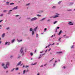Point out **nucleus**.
<instances>
[{
	"mask_svg": "<svg viewBox=\"0 0 75 75\" xmlns=\"http://www.w3.org/2000/svg\"><path fill=\"white\" fill-rule=\"evenodd\" d=\"M63 68H64V69H65V67H63Z\"/></svg>",
	"mask_w": 75,
	"mask_h": 75,
	"instance_id": "62",
	"label": "nucleus"
},
{
	"mask_svg": "<svg viewBox=\"0 0 75 75\" xmlns=\"http://www.w3.org/2000/svg\"><path fill=\"white\" fill-rule=\"evenodd\" d=\"M30 31H32V28H30Z\"/></svg>",
	"mask_w": 75,
	"mask_h": 75,
	"instance_id": "31",
	"label": "nucleus"
},
{
	"mask_svg": "<svg viewBox=\"0 0 75 75\" xmlns=\"http://www.w3.org/2000/svg\"><path fill=\"white\" fill-rule=\"evenodd\" d=\"M30 3H29L28 4H26V6H28V5H30Z\"/></svg>",
	"mask_w": 75,
	"mask_h": 75,
	"instance_id": "27",
	"label": "nucleus"
},
{
	"mask_svg": "<svg viewBox=\"0 0 75 75\" xmlns=\"http://www.w3.org/2000/svg\"><path fill=\"white\" fill-rule=\"evenodd\" d=\"M72 23V22H69V25H74V23Z\"/></svg>",
	"mask_w": 75,
	"mask_h": 75,
	"instance_id": "7",
	"label": "nucleus"
},
{
	"mask_svg": "<svg viewBox=\"0 0 75 75\" xmlns=\"http://www.w3.org/2000/svg\"><path fill=\"white\" fill-rule=\"evenodd\" d=\"M0 16H3V14H1L0 15Z\"/></svg>",
	"mask_w": 75,
	"mask_h": 75,
	"instance_id": "54",
	"label": "nucleus"
},
{
	"mask_svg": "<svg viewBox=\"0 0 75 75\" xmlns=\"http://www.w3.org/2000/svg\"><path fill=\"white\" fill-rule=\"evenodd\" d=\"M48 47V46H46L45 47V48H47Z\"/></svg>",
	"mask_w": 75,
	"mask_h": 75,
	"instance_id": "64",
	"label": "nucleus"
},
{
	"mask_svg": "<svg viewBox=\"0 0 75 75\" xmlns=\"http://www.w3.org/2000/svg\"><path fill=\"white\" fill-rule=\"evenodd\" d=\"M12 10H10V11H9V12H10V11H12Z\"/></svg>",
	"mask_w": 75,
	"mask_h": 75,
	"instance_id": "46",
	"label": "nucleus"
},
{
	"mask_svg": "<svg viewBox=\"0 0 75 75\" xmlns=\"http://www.w3.org/2000/svg\"><path fill=\"white\" fill-rule=\"evenodd\" d=\"M23 65V64H21V65Z\"/></svg>",
	"mask_w": 75,
	"mask_h": 75,
	"instance_id": "63",
	"label": "nucleus"
},
{
	"mask_svg": "<svg viewBox=\"0 0 75 75\" xmlns=\"http://www.w3.org/2000/svg\"><path fill=\"white\" fill-rule=\"evenodd\" d=\"M61 38L59 39V41H60V40H61Z\"/></svg>",
	"mask_w": 75,
	"mask_h": 75,
	"instance_id": "44",
	"label": "nucleus"
},
{
	"mask_svg": "<svg viewBox=\"0 0 75 75\" xmlns=\"http://www.w3.org/2000/svg\"><path fill=\"white\" fill-rule=\"evenodd\" d=\"M62 52H57V54H62Z\"/></svg>",
	"mask_w": 75,
	"mask_h": 75,
	"instance_id": "10",
	"label": "nucleus"
},
{
	"mask_svg": "<svg viewBox=\"0 0 75 75\" xmlns=\"http://www.w3.org/2000/svg\"><path fill=\"white\" fill-rule=\"evenodd\" d=\"M9 27H8L6 28V30H8V29H9Z\"/></svg>",
	"mask_w": 75,
	"mask_h": 75,
	"instance_id": "35",
	"label": "nucleus"
},
{
	"mask_svg": "<svg viewBox=\"0 0 75 75\" xmlns=\"http://www.w3.org/2000/svg\"><path fill=\"white\" fill-rule=\"evenodd\" d=\"M55 63L57 62V61H55Z\"/></svg>",
	"mask_w": 75,
	"mask_h": 75,
	"instance_id": "58",
	"label": "nucleus"
},
{
	"mask_svg": "<svg viewBox=\"0 0 75 75\" xmlns=\"http://www.w3.org/2000/svg\"><path fill=\"white\" fill-rule=\"evenodd\" d=\"M62 30L60 31L59 33L58 34V35H60V34L62 33Z\"/></svg>",
	"mask_w": 75,
	"mask_h": 75,
	"instance_id": "8",
	"label": "nucleus"
},
{
	"mask_svg": "<svg viewBox=\"0 0 75 75\" xmlns=\"http://www.w3.org/2000/svg\"><path fill=\"white\" fill-rule=\"evenodd\" d=\"M20 58V56L18 57V58Z\"/></svg>",
	"mask_w": 75,
	"mask_h": 75,
	"instance_id": "57",
	"label": "nucleus"
},
{
	"mask_svg": "<svg viewBox=\"0 0 75 75\" xmlns=\"http://www.w3.org/2000/svg\"><path fill=\"white\" fill-rule=\"evenodd\" d=\"M15 69L16 70H18V67H17Z\"/></svg>",
	"mask_w": 75,
	"mask_h": 75,
	"instance_id": "21",
	"label": "nucleus"
},
{
	"mask_svg": "<svg viewBox=\"0 0 75 75\" xmlns=\"http://www.w3.org/2000/svg\"><path fill=\"white\" fill-rule=\"evenodd\" d=\"M46 65H47V64H45L44 65V66H46Z\"/></svg>",
	"mask_w": 75,
	"mask_h": 75,
	"instance_id": "49",
	"label": "nucleus"
},
{
	"mask_svg": "<svg viewBox=\"0 0 75 75\" xmlns=\"http://www.w3.org/2000/svg\"><path fill=\"white\" fill-rule=\"evenodd\" d=\"M18 8V6H16V7H15L14 8H13V10H16V9H17Z\"/></svg>",
	"mask_w": 75,
	"mask_h": 75,
	"instance_id": "5",
	"label": "nucleus"
},
{
	"mask_svg": "<svg viewBox=\"0 0 75 75\" xmlns=\"http://www.w3.org/2000/svg\"><path fill=\"white\" fill-rule=\"evenodd\" d=\"M55 44V43H54L53 44L51 45H54Z\"/></svg>",
	"mask_w": 75,
	"mask_h": 75,
	"instance_id": "34",
	"label": "nucleus"
},
{
	"mask_svg": "<svg viewBox=\"0 0 75 75\" xmlns=\"http://www.w3.org/2000/svg\"><path fill=\"white\" fill-rule=\"evenodd\" d=\"M28 70H27V71H26L25 72H28Z\"/></svg>",
	"mask_w": 75,
	"mask_h": 75,
	"instance_id": "53",
	"label": "nucleus"
},
{
	"mask_svg": "<svg viewBox=\"0 0 75 75\" xmlns=\"http://www.w3.org/2000/svg\"><path fill=\"white\" fill-rule=\"evenodd\" d=\"M1 41H0V44H1Z\"/></svg>",
	"mask_w": 75,
	"mask_h": 75,
	"instance_id": "60",
	"label": "nucleus"
},
{
	"mask_svg": "<svg viewBox=\"0 0 75 75\" xmlns=\"http://www.w3.org/2000/svg\"><path fill=\"white\" fill-rule=\"evenodd\" d=\"M44 30L45 31H46V30H47V28H45Z\"/></svg>",
	"mask_w": 75,
	"mask_h": 75,
	"instance_id": "39",
	"label": "nucleus"
},
{
	"mask_svg": "<svg viewBox=\"0 0 75 75\" xmlns=\"http://www.w3.org/2000/svg\"><path fill=\"white\" fill-rule=\"evenodd\" d=\"M2 21H3V20H1L0 21V23H1Z\"/></svg>",
	"mask_w": 75,
	"mask_h": 75,
	"instance_id": "45",
	"label": "nucleus"
},
{
	"mask_svg": "<svg viewBox=\"0 0 75 75\" xmlns=\"http://www.w3.org/2000/svg\"><path fill=\"white\" fill-rule=\"evenodd\" d=\"M8 43V42H6L5 43V45H7Z\"/></svg>",
	"mask_w": 75,
	"mask_h": 75,
	"instance_id": "18",
	"label": "nucleus"
},
{
	"mask_svg": "<svg viewBox=\"0 0 75 75\" xmlns=\"http://www.w3.org/2000/svg\"><path fill=\"white\" fill-rule=\"evenodd\" d=\"M6 4L8 5L9 4V2H6Z\"/></svg>",
	"mask_w": 75,
	"mask_h": 75,
	"instance_id": "25",
	"label": "nucleus"
},
{
	"mask_svg": "<svg viewBox=\"0 0 75 75\" xmlns=\"http://www.w3.org/2000/svg\"><path fill=\"white\" fill-rule=\"evenodd\" d=\"M41 55L40 54V57L38 58V59H40L41 58Z\"/></svg>",
	"mask_w": 75,
	"mask_h": 75,
	"instance_id": "19",
	"label": "nucleus"
},
{
	"mask_svg": "<svg viewBox=\"0 0 75 75\" xmlns=\"http://www.w3.org/2000/svg\"><path fill=\"white\" fill-rule=\"evenodd\" d=\"M14 69H13L12 70H11V71H14Z\"/></svg>",
	"mask_w": 75,
	"mask_h": 75,
	"instance_id": "38",
	"label": "nucleus"
},
{
	"mask_svg": "<svg viewBox=\"0 0 75 75\" xmlns=\"http://www.w3.org/2000/svg\"><path fill=\"white\" fill-rule=\"evenodd\" d=\"M46 18H42V20H41V21H42V20H44V19H45Z\"/></svg>",
	"mask_w": 75,
	"mask_h": 75,
	"instance_id": "28",
	"label": "nucleus"
},
{
	"mask_svg": "<svg viewBox=\"0 0 75 75\" xmlns=\"http://www.w3.org/2000/svg\"><path fill=\"white\" fill-rule=\"evenodd\" d=\"M47 50H46L45 52H47Z\"/></svg>",
	"mask_w": 75,
	"mask_h": 75,
	"instance_id": "52",
	"label": "nucleus"
},
{
	"mask_svg": "<svg viewBox=\"0 0 75 75\" xmlns=\"http://www.w3.org/2000/svg\"><path fill=\"white\" fill-rule=\"evenodd\" d=\"M36 51H37V50H35V52H36Z\"/></svg>",
	"mask_w": 75,
	"mask_h": 75,
	"instance_id": "50",
	"label": "nucleus"
},
{
	"mask_svg": "<svg viewBox=\"0 0 75 75\" xmlns=\"http://www.w3.org/2000/svg\"><path fill=\"white\" fill-rule=\"evenodd\" d=\"M54 59V58H53L52 59V60H50V61H52V59Z\"/></svg>",
	"mask_w": 75,
	"mask_h": 75,
	"instance_id": "42",
	"label": "nucleus"
},
{
	"mask_svg": "<svg viewBox=\"0 0 75 75\" xmlns=\"http://www.w3.org/2000/svg\"><path fill=\"white\" fill-rule=\"evenodd\" d=\"M66 36V35H63V37H65Z\"/></svg>",
	"mask_w": 75,
	"mask_h": 75,
	"instance_id": "41",
	"label": "nucleus"
},
{
	"mask_svg": "<svg viewBox=\"0 0 75 75\" xmlns=\"http://www.w3.org/2000/svg\"><path fill=\"white\" fill-rule=\"evenodd\" d=\"M66 37V38H69V37L68 36H67V37Z\"/></svg>",
	"mask_w": 75,
	"mask_h": 75,
	"instance_id": "56",
	"label": "nucleus"
},
{
	"mask_svg": "<svg viewBox=\"0 0 75 75\" xmlns=\"http://www.w3.org/2000/svg\"><path fill=\"white\" fill-rule=\"evenodd\" d=\"M18 16H19V15H17L16 16V17H18Z\"/></svg>",
	"mask_w": 75,
	"mask_h": 75,
	"instance_id": "51",
	"label": "nucleus"
},
{
	"mask_svg": "<svg viewBox=\"0 0 75 75\" xmlns=\"http://www.w3.org/2000/svg\"><path fill=\"white\" fill-rule=\"evenodd\" d=\"M36 36L37 38H38V34L36 33Z\"/></svg>",
	"mask_w": 75,
	"mask_h": 75,
	"instance_id": "16",
	"label": "nucleus"
},
{
	"mask_svg": "<svg viewBox=\"0 0 75 75\" xmlns=\"http://www.w3.org/2000/svg\"><path fill=\"white\" fill-rule=\"evenodd\" d=\"M51 44H50L48 46V47H50V45H51Z\"/></svg>",
	"mask_w": 75,
	"mask_h": 75,
	"instance_id": "59",
	"label": "nucleus"
},
{
	"mask_svg": "<svg viewBox=\"0 0 75 75\" xmlns=\"http://www.w3.org/2000/svg\"><path fill=\"white\" fill-rule=\"evenodd\" d=\"M37 16H38V17H41V15H37Z\"/></svg>",
	"mask_w": 75,
	"mask_h": 75,
	"instance_id": "24",
	"label": "nucleus"
},
{
	"mask_svg": "<svg viewBox=\"0 0 75 75\" xmlns=\"http://www.w3.org/2000/svg\"><path fill=\"white\" fill-rule=\"evenodd\" d=\"M34 32L33 31L32 32V35H34Z\"/></svg>",
	"mask_w": 75,
	"mask_h": 75,
	"instance_id": "20",
	"label": "nucleus"
},
{
	"mask_svg": "<svg viewBox=\"0 0 75 75\" xmlns=\"http://www.w3.org/2000/svg\"><path fill=\"white\" fill-rule=\"evenodd\" d=\"M14 41H15V39H14L13 40H11V42L12 43H13V42H14Z\"/></svg>",
	"mask_w": 75,
	"mask_h": 75,
	"instance_id": "11",
	"label": "nucleus"
},
{
	"mask_svg": "<svg viewBox=\"0 0 75 75\" xmlns=\"http://www.w3.org/2000/svg\"><path fill=\"white\" fill-rule=\"evenodd\" d=\"M37 19V18L36 17H34L32 18L31 20L30 21H34V20H35Z\"/></svg>",
	"mask_w": 75,
	"mask_h": 75,
	"instance_id": "2",
	"label": "nucleus"
},
{
	"mask_svg": "<svg viewBox=\"0 0 75 75\" xmlns=\"http://www.w3.org/2000/svg\"><path fill=\"white\" fill-rule=\"evenodd\" d=\"M14 4V3H12L10 4V5H12V4Z\"/></svg>",
	"mask_w": 75,
	"mask_h": 75,
	"instance_id": "22",
	"label": "nucleus"
},
{
	"mask_svg": "<svg viewBox=\"0 0 75 75\" xmlns=\"http://www.w3.org/2000/svg\"><path fill=\"white\" fill-rule=\"evenodd\" d=\"M36 64H37V63L35 62V63H34L33 64H31V65H35Z\"/></svg>",
	"mask_w": 75,
	"mask_h": 75,
	"instance_id": "14",
	"label": "nucleus"
},
{
	"mask_svg": "<svg viewBox=\"0 0 75 75\" xmlns=\"http://www.w3.org/2000/svg\"><path fill=\"white\" fill-rule=\"evenodd\" d=\"M56 44H57V45H59V43H57Z\"/></svg>",
	"mask_w": 75,
	"mask_h": 75,
	"instance_id": "47",
	"label": "nucleus"
},
{
	"mask_svg": "<svg viewBox=\"0 0 75 75\" xmlns=\"http://www.w3.org/2000/svg\"><path fill=\"white\" fill-rule=\"evenodd\" d=\"M18 42H20L21 41H22V40H18Z\"/></svg>",
	"mask_w": 75,
	"mask_h": 75,
	"instance_id": "23",
	"label": "nucleus"
},
{
	"mask_svg": "<svg viewBox=\"0 0 75 75\" xmlns=\"http://www.w3.org/2000/svg\"><path fill=\"white\" fill-rule=\"evenodd\" d=\"M4 35H5V33L3 34L2 35V37L3 38L4 37Z\"/></svg>",
	"mask_w": 75,
	"mask_h": 75,
	"instance_id": "13",
	"label": "nucleus"
},
{
	"mask_svg": "<svg viewBox=\"0 0 75 75\" xmlns=\"http://www.w3.org/2000/svg\"><path fill=\"white\" fill-rule=\"evenodd\" d=\"M23 47H21V49L20 51V52H21V54H22V53H23Z\"/></svg>",
	"mask_w": 75,
	"mask_h": 75,
	"instance_id": "4",
	"label": "nucleus"
},
{
	"mask_svg": "<svg viewBox=\"0 0 75 75\" xmlns=\"http://www.w3.org/2000/svg\"><path fill=\"white\" fill-rule=\"evenodd\" d=\"M29 67V66H26L25 68H27V67Z\"/></svg>",
	"mask_w": 75,
	"mask_h": 75,
	"instance_id": "40",
	"label": "nucleus"
},
{
	"mask_svg": "<svg viewBox=\"0 0 75 75\" xmlns=\"http://www.w3.org/2000/svg\"><path fill=\"white\" fill-rule=\"evenodd\" d=\"M25 70H24L23 71V73L24 74H25Z\"/></svg>",
	"mask_w": 75,
	"mask_h": 75,
	"instance_id": "29",
	"label": "nucleus"
},
{
	"mask_svg": "<svg viewBox=\"0 0 75 75\" xmlns=\"http://www.w3.org/2000/svg\"><path fill=\"white\" fill-rule=\"evenodd\" d=\"M30 55L31 56H33V54L32 53H31Z\"/></svg>",
	"mask_w": 75,
	"mask_h": 75,
	"instance_id": "26",
	"label": "nucleus"
},
{
	"mask_svg": "<svg viewBox=\"0 0 75 75\" xmlns=\"http://www.w3.org/2000/svg\"><path fill=\"white\" fill-rule=\"evenodd\" d=\"M57 21H55L54 22V24H56V23H57Z\"/></svg>",
	"mask_w": 75,
	"mask_h": 75,
	"instance_id": "17",
	"label": "nucleus"
},
{
	"mask_svg": "<svg viewBox=\"0 0 75 75\" xmlns=\"http://www.w3.org/2000/svg\"><path fill=\"white\" fill-rule=\"evenodd\" d=\"M7 11V10H4V11H3V12H6V11Z\"/></svg>",
	"mask_w": 75,
	"mask_h": 75,
	"instance_id": "30",
	"label": "nucleus"
},
{
	"mask_svg": "<svg viewBox=\"0 0 75 75\" xmlns=\"http://www.w3.org/2000/svg\"><path fill=\"white\" fill-rule=\"evenodd\" d=\"M4 65V63L2 64V66H3Z\"/></svg>",
	"mask_w": 75,
	"mask_h": 75,
	"instance_id": "33",
	"label": "nucleus"
},
{
	"mask_svg": "<svg viewBox=\"0 0 75 75\" xmlns=\"http://www.w3.org/2000/svg\"><path fill=\"white\" fill-rule=\"evenodd\" d=\"M74 4V3L73 2H70V4H69V6H70V5H72V4Z\"/></svg>",
	"mask_w": 75,
	"mask_h": 75,
	"instance_id": "12",
	"label": "nucleus"
},
{
	"mask_svg": "<svg viewBox=\"0 0 75 75\" xmlns=\"http://www.w3.org/2000/svg\"><path fill=\"white\" fill-rule=\"evenodd\" d=\"M73 47H74V46L73 45L71 46V48H73Z\"/></svg>",
	"mask_w": 75,
	"mask_h": 75,
	"instance_id": "36",
	"label": "nucleus"
},
{
	"mask_svg": "<svg viewBox=\"0 0 75 75\" xmlns=\"http://www.w3.org/2000/svg\"><path fill=\"white\" fill-rule=\"evenodd\" d=\"M9 66V63H7L6 64V65L5 67H4V69H6V68H7V67Z\"/></svg>",
	"mask_w": 75,
	"mask_h": 75,
	"instance_id": "1",
	"label": "nucleus"
},
{
	"mask_svg": "<svg viewBox=\"0 0 75 75\" xmlns=\"http://www.w3.org/2000/svg\"><path fill=\"white\" fill-rule=\"evenodd\" d=\"M24 67H25V66H24V65H23V68H24Z\"/></svg>",
	"mask_w": 75,
	"mask_h": 75,
	"instance_id": "61",
	"label": "nucleus"
},
{
	"mask_svg": "<svg viewBox=\"0 0 75 75\" xmlns=\"http://www.w3.org/2000/svg\"><path fill=\"white\" fill-rule=\"evenodd\" d=\"M57 29H59V27H57Z\"/></svg>",
	"mask_w": 75,
	"mask_h": 75,
	"instance_id": "43",
	"label": "nucleus"
},
{
	"mask_svg": "<svg viewBox=\"0 0 75 75\" xmlns=\"http://www.w3.org/2000/svg\"><path fill=\"white\" fill-rule=\"evenodd\" d=\"M50 50H51V48L49 49L48 50V51H50Z\"/></svg>",
	"mask_w": 75,
	"mask_h": 75,
	"instance_id": "48",
	"label": "nucleus"
},
{
	"mask_svg": "<svg viewBox=\"0 0 75 75\" xmlns=\"http://www.w3.org/2000/svg\"><path fill=\"white\" fill-rule=\"evenodd\" d=\"M55 6H54L52 7V8H55Z\"/></svg>",
	"mask_w": 75,
	"mask_h": 75,
	"instance_id": "55",
	"label": "nucleus"
},
{
	"mask_svg": "<svg viewBox=\"0 0 75 75\" xmlns=\"http://www.w3.org/2000/svg\"><path fill=\"white\" fill-rule=\"evenodd\" d=\"M21 62H20L18 63V64H17V65L18 66V65H20L21 64Z\"/></svg>",
	"mask_w": 75,
	"mask_h": 75,
	"instance_id": "6",
	"label": "nucleus"
},
{
	"mask_svg": "<svg viewBox=\"0 0 75 75\" xmlns=\"http://www.w3.org/2000/svg\"><path fill=\"white\" fill-rule=\"evenodd\" d=\"M8 45H10V42H8V44H7Z\"/></svg>",
	"mask_w": 75,
	"mask_h": 75,
	"instance_id": "15",
	"label": "nucleus"
},
{
	"mask_svg": "<svg viewBox=\"0 0 75 75\" xmlns=\"http://www.w3.org/2000/svg\"><path fill=\"white\" fill-rule=\"evenodd\" d=\"M37 28H38V27H37L36 28H35L34 29V31H36V30H37Z\"/></svg>",
	"mask_w": 75,
	"mask_h": 75,
	"instance_id": "9",
	"label": "nucleus"
},
{
	"mask_svg": "<svg viewBox=\"0 0 75 75\" xmlns=\"http://www.w3.org/2000/svg\"><path fill=\"white\" fill-rule=\"evenodd\" d=\"M61 1H59L58 3V4H60V3H61Z\"/></svg>",
	"mask_w": 75,
	"mask_h": 75,
	"instance_id": "32",
	"label": "nucleus"
},
{
	"mask_svg": "<svg viewBox=\"0 0 75 75\" xmlns=\"http://www.w3.org/2000/svg\"><path fill=\"white\" fill-rule=\"evenodd\" d=\"M45 55V53H44V54H43L42 55V56L43 55Z\"/></svg>",
	"mask_w": 75,
	"mask_h": 75,
	"instance_id": "37",
	"label": "nucleus"
},
{
	"mask_svg": "<svg viewBox=\"0 0 75 75\" xmlns=\"http://www.w3.org/2000/svg\"><path fill=\"white\" fill-rule=\"evenodd\" d=\"M59 14H58L57 15H56L55 16H52V17L53 18H56L57 17H58V16H59Z\"/></svg>",
	"mask_w": 75,
	"mask_h": 75,
	"instance_id": "3",
	"label": "nucleus"
}]
</instances>
